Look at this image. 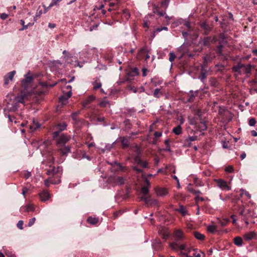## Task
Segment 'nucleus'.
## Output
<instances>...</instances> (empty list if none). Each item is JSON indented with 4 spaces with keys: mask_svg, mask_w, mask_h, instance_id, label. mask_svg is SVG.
Masks as SVG:
<instances>
[{
    "mask_svg": "<svg viewBox=\"0 0 257 257\" xmlns=\"http://www.w3.org/2000/svg\"><path fill=\"white\" fill-rule=\"evenodd\" d=\"M200 128L202 130L204 131L207 129V125L204 121H201V125L199 126Z\"/></svg>",
    "mask_w": 257,
    "mask_h": 257,
    "instance_id": "45",
    "label": "nucleus"
},
{
    "mask_svg": "<svg viewBox=\"0 0 257 257\" xmlns=\"http://www.w3.org/2000/svg\"><path fill=\"white\" fill-rule=\"evenodd\" d=\"M87 221L91 224H96L98 222V220L96 218L89 217L87 219Z\"/></svg>",
    "mask_w": 257,
    "mask_h": 257,
    "instance_id": "27",
    "label": "nucleus"
},
{
    "mask_svg": "<svg viewBox=\"0 0 257 257\" xmlns=\"http://www.w3.org/2000/svg\"><path fill=\"white\" fill-rule=\"evenodd\" d=\"M173 132L177 135H179L182 133V128L180 125L173 128Z\"/></svg>",
    "mask_w": 257,
    "mask_h": 257,
    "instance_id": "26",
    "label": "nucleus"
},
{
    "mask_svg": "<svg viewBox=\"0 0 257 257\" xmlns=\"http://www.w3.org/2000/svg\"><path fill=\"white\" fill-rule=\"evenodd\" d=\"M79 113H80L79 111L73 112L71 114V117H72V119L76 121L77 120V116L78 114H79Z\"/></svg>",
    "mask_w": 257,
    "mask_h": 257,
    "instance_id": "43",
    "label": "nucleus"
},
{
    "mask_svg": "<svg viewBox=\"0 0 257 257\" xmlns=\"http://www.w3.org/2000/svg\"><path fill=\"white\" fill-rule=\"evenodd\" d=\"M174 236L175 237L174 242H178L183 238V232L180 230H177L174 233Z\"/></svg>",
    "mask_w": 257,
    "mask_h": 257,
    "instance_id": "14",
    "label": "nucleus"
},
{
    "mask_svg": "<svg viewBox=\"0 0 257 257\" xmlns=\"http://www.w3.org/2000/svg\"><path fill=\"white\" fill-rule=\"evenodd\" d=\"M148 201L147 202V205H158V201L157 200L155 199L152 198L151 196H148Z\"/></svg>",
    "mask_w": 257,
    "mask_h": 257,
    "instance_id": "20",
    "label": "nucleus"
},
{
    "mask_svg": "<svg viewBox=\"0 0 257 257\" xmlns=\"http://www.w3.org/2000/svg\"><path fill=\"white\" fill-rule=\"evenodd\" d=\"M24 96H15L11 95L10 96V99L7 102V105L4 111H6L7 110L8 111L15 112L17 110L19 107V103H23Z\"/></svg>",
    "mask_w": 257,
    "mask_h": 257,
    "instance_id": "1",
    "label": "nucleus"
},
{
    "mask_svg": "<svg viewBox=\"0 0 257 257\" xmlns=\"http://www.w3.org/2000/svg\"><path fill=\"white\" fill-rule=\"evenodd\" d=\"M169 246L171 248V249L175 251H178L179 249L180 250H185L186 244H183L179 245L177 242H172L169 244Z\"/></svg>",
    "mask_w": 257,
    "mask_h": 257,
    "instance_id": "6",
    "label": "nucleus"
},
{
    "mask_svg": "<svg viewBox=\"0 0 257 257\" xmlns=\"http://www.w3.org/2000/svg\"><path fill=\"white\" fill-rule=\"evenodd\" d=\"M67 126V124L65 122H62L58 123L56 125V128L60 131H62L64 130Z\"/></svg>",
    "mask_w": 257,
    "mask_h": 257,
    "instance_id": "25",
    "label": "nucleus"
},
{
    "mask_svg": "<svg viewBox=\"0 0 257 257\" xmlns=\"http://www.w3.org/2000/svg\"><path fill=\"white\" fill-rule=\"evenodd\" d=\"M198 90L196 91H193L190 90L189 92L191 93L190 94L188 95V97L186 99L187 102H192L194 101L195 97L198 95Z\"/></svg>",
    "mask_w": 257,
    "mask_h": 257,
    "instance_id": "8",
    "label": "nucleus"
},
{
    "mask_svg": "<svg viewBox=\"0 0 257 257\" xmlns=\"http://www.w3.org/2000/svg\"><path fill=\"white\" fill-rule=\"evenodd\" d=\"M34 210V206L32 204H28L26 205V206H22L21 208V211H25L27 212L33 211Z\"/></svg>",
    "mask_w": 257,
    "mask_h": 257,
    "instance_id": "21",
    "label": "nucleus"
},
{
    "mask_svg": "<svg viewBox=\"0 0 257 257\" xmlns=\"http://www.w3.org/2000/svg\"><path fill=\"white\" fill-rule=\"evenodd\" d=\"M95 99V96L93 95H90L82 102V105L83 107H87L88 105L91 102L93 101Z\"/></svg>",
    "mask_w": 257,
    "mask_h": 257,
    "instance_id": "12",
    "label": "nucleus"
},
{
    "mask_svg": "<svg viewBox=\"0 0 257 257\" xmlns=\"http://www.w3.org/2000/svg\"><path fill=\"white\" fill-rule=\"evenodd\" d=\"M93 89L96 90L101 87V83L100 82L97 81V80L93 83Z\"/></svg>",
    "mask_w": 257,
    "mask_h": 257,
    "instance_id": "34",
    "label": "nucleus"
},
{
    "mask_svg": "<svg viewBox=\"0 0 257 257\" xmlns=\"http://www.w3.org/2000/svg\"><path fill=\"white\" fill-rule=\"evenodd\" d=\"M57 174V172L55 171V167L53 166L52 169H50L47 171V174L48 175H54Z\"/></svg>",
    "mask_w": 257,
    "mask_h": 257,
    "instance_id": "36",
    "label": "nucleus"
},
{
    "mask_svg": "<svg viewBox=\"0 0 257 257\" xmlns=\"http://www.w3.org/2000/svg\"><path fill=\"white\" fill-rule=\"evenodd\" d=\"M134 160L135 163L138 165L140 164L142 161V160L141 159V156H139V155H136L134 157Z\"/></svg>",
    "mask_w": 257,
    "mask_h": 257,
    "instance_id": "37",
    "label": "nucleus"
},
{
    "mask_svg": "<svg viewBox=\"0 0 257 257\" xmlns=\"http://www.w3.org/2000/svg\"><path fill=\"white\" fill-rule=\"evenodd\" d=\"M217 227L214 225H209L207 226V230L211 233H214L216 231Z\"/></svg>",
    "mask_w": 257,
    "mask_h": 257,
    "instance_id": "31",
    "label": "nucleus"
},
{
    "mask_svg": "<svg viewBox=\"0 0 257 257\" xmlns=\"http://www.w3.org/2000/svg\"><path fill=\"white\" fill-rule=\"evenodd\" d=\"M219 39L218 40V42L223 41V43L226 44L227 43V41L226 40V37L223 33H220L219 36Z\"/></svg>",
    "mask_w": 257,
    "mask_h": 257,
    "instance_id": "29",
    "label": "nucleus"
},
{
    "mask_svg": "<svg viewBox=\"0 0 257 257\" xmlns=\"http://www.w3.org/2000/svg\"><path fill=\"white\" fill-rule=\"evenodd\" d=\"M178 211L184 216L187 213L186 209L183 206H180Z\"/></svg>",
    "mask_w": 257,
    "mask_h": 257,
    "instance_id": "40",
    "label": "nucleus"
},
{
    "mask_svg": "<svg viewBox=\"0 0 257 257\" xmlns=\"http://www.w3.org/2000/svg\"><path fill=\"white\" fill-rule=\"evenodd\" d=\"M156 194L158 196H164L168 194V191L165 188H159L156 191Z\"/></svg>",
    "mask_w": 257,
    "mask_h": 257,
    "instance_id": "15",
    "label": "nucleus"
},
{
    "mask_svg": "<svg viewBox=\"0 0 257 257\" xmlns=\"http://www.w3.org/2000/svg\"><path fill=\"white\" fill-rule=\"evenodd\" d=\"M58 152L62 156H66L70 152L71 147L69 146H58Z\"/></svg>",
    "mask_w": 257,
    "mask_h": 257,
    "instance_id": "4",
    "label": "nucleus"
},
{
    "mask_svg": "<svg viewBox=\"0 0 257 257\" xmlns=\"http://www.w3.org/2000/svg\"><path fill=\"white\" fill-rule=\"evenodd\" d=\"M200 31L203 35H208L212 30L213 26L206 21L200 22L199 23Z\"/></svg>",
    "mask_w": 257,
    "mask_h": 257,
    "instance_id": "2",
    "label": "nucleus"
},
{
    "mask_svg": "<svg viewBox=\"0 0 257 257\" xmlns=\"http://www.w3.org/2000/svg\"><path fill=\"white\" fill-rule=\"evenodd\" d=\"M207 74V72L204 70L203 68H202L201 69V72L200 73V74L199 76V79L203 83H204V80L206 78Z\"/></svg>",
    "mask_w": 257,
    "mask_h": 257,
    "instance_id": "17",
    "label": "nucleus"
},
{
    "mask_svg": "<svg viewBox=\"0 0 257 257\" xmlns=\"http://www.w3.org/2000/svg\"><path fill=\"white\" fill-rule=\"evenodd\" d=\"M229 221V220L228 219H225L223 220L218 219L217 223L219 224L221 226L223 227L227 224Z\"/></svg>",
    "mask_w": 257,
    "mask_h": 257,
    "instance_id": "28",
    "label": "nucleus"
},
{
    "mask_svg": "<svg viewBox=\"0 0 257 257\" xmlns=\"http://www.w3.org/2000/svg\"><path fill=\"white\" fill-rule=\"evenodd\" d=\"M213 59V57H211L210 55H206L204 57L203 60H204V64H206L207 63L211 62Z\"/></svg>",
    "mask_w": 257,
    "mask_h": 257,
    "instance_id": "35",
    "label": "nucleus"
},
{
    "mask_svg": "<svg viewBox=\"0 0 257 257\" xmlns=\"http://www.w3.org/2000/svg\"><path fill=\"white\" fill-rule=\"evenodd\" d=\"M124 179L122 177H117L114 179V182L118 185H122L124 184Z\"/></svg>",
    "mask_w": 257,
    "mask_h": 257,
    "instance_id": "23",
    "label": "nucleus"
},
{
    "mask_svg": "<svg viewBox=\"0 0 257 257\" xmlns=\"http://www.w3.org/2000/svg\"><path fill=\"white\" fill-rule=\"evenodd\" d=\"M211 85L215 86L216 83V81L214 78H212L209 80Z\"/></svg>",
    "mask_w": 257,
    "mask_h": 257,
    "instance_id": "64",
    "label": "nucleus"
},
{
    "mask_svg": "<svg viewBox=\"0 0 257 257\" xmlns=\"http://www.w3.org/2000/svg\"><path fill=\"white\" fill-rule=\"evenodd\" d=\"M148 196L146 197L145 195L141 197V200L144 201L145 202V204L147 205V202L148 201Z\"/></svg>",
    "mask_w": 257,
    "mask_h": 257,
    "instance_id": "62",
    "label": "nucleus"
},
{
    "mask_svg": "<svg viewBox=\"0 0 257 257\" xmlns=\"http://www.w3.org/2000/svg\"><path fill=\"white\" fill-rule=\"evenodd\" d=\"M195 201L197 203L199 200H200L201 201H204L205 200L204 198L201 197H199L198 195L196 196V197L195 198Z\"/></svg>",
    "mask_w": 257,
    "mask_h": 257,
    "instance_id": "56",
    "label": "nucleus"
},
{
    "mask_svg": "<svg viewBox=\"0 0 257 257\" xmlns=\"http://www.w3.org/2000/svg\"><path fill=\"white\" fill-rule=\"evenodd\" d=\"M255 235V233L254 232H250L245 233L243 237L246 240H249L252 239Z\"/></svg>",
    "mask_w": 257,
    "mask_h": 257,
    "instance_id": "22",
    "label": "nucleus"
},
{
    "mask_svg": "<svg viewBox=\"0 0 257 257\" xmlns=\"http://www.w3.org/2000/svg\"><path fill=\"white\" fill-rule=\"evenodd\" d=\"M23 224H24V222H23V221L22 220H19L17 224V227L20 229H23Z\"/></svg>",
    "mask_w": 257,
    "mask_h": 257,
    "instance_id": "47",
    "label": "nucleus"
},
{
    "mask_svg": "<svg viewBox=\"0 0 257 257\" xmlns=\"http://www.w3.org/2000/svg\"><path fill=\"white\" fill-rule=\"evenodd\" d=\"M20 24L23 26V27L19 30L20 31H23L24 30H26L28 28L29 25H25V21L23 20H20Z\"/></svg>",
    "mask_w": 257,
    "mask_h": 257,
    "instance_id": "41",
    "label": "nucleus"
},
{
    "mask_svg": "<svg viewBox=\"0 0 257 257\" xmlns=\"http://www.w3.org/2000/svg\"><path fill=\"white\" fill-rule=\"evenodd\" d=\"M162 94L160 89L156 88L155 89L153 93V95L156 98H159L160 97V95Z\"/></svg>",
    "mask_w": 257,
    "mask_h": 257,
    "instance_id": "32",
    "label": "nucleus"
},
{
    "mask_svg": "<svg viewBox=\"0 0 257 257\" xmlns=\"http://www.w3.org/2000/svg\"><path fill=\"white\" fill-rule=\"evenodd\" d=\"M120 141L121 143L123 148H127L129 146V139L124 137H121L120 138Z\"/></svg>",
    "mask_w": 257,
    "mask_h": 257,
    "instance_id": "16",
    "label": "nucleus"
},
{
    "mask_svg": "<svg viewBox=\"0 0 257 257\" xmlns=\"http://www.w3.org/2000/svg\"><path fill=\"white\" fill-rule=\"evenodd\" d=\"M122 213H123V211L122 210H119L117 212H115L114 213V216L115 217H117L119 216L120 215L122 214Z\"/></svg>",
    "mask_w": 257,
    "mask_h": 257,
    "instance_id": "63",
    "label": "nucleus"
},
{
    "mask_svg": "<svg viewBox=\"0 0 257 257\" xmlns=\"http://www.w3.org/2000/svg\"><path fill=\"white\" fill-rule=\"evenodd\" d=\"M255 123H256V120L254 118H251L249 119L248 123L250 126H254L255 125Z\"/></svg>",
    "mask_w": 257,
    "mask_h": 257,
    "instance_id": "46",
    "label": "nucleus"
},
{
    "mask_svg": "<svg viewBox=\"0 0 257 257\" xmlns=\"http://www.w3.org/2000/svg\"><path fill=\"white\" fill-rule=\"evenodd\" d=\"M61 131H60L59 130L57 131H56V132H54L53 133V137L54 138H57L59 135V134L60 133Z\"/></svg>",
    "mask_w": 257,
    "mask_h": 257,
    "instance_id": "59",
    "label": "nucleus"
},
{
    "mask_svg": "<svg viewBox=\"0 0 257 257\" xmlns=\"http://www.w3.org/2000/svg\"><path fill=\"white\" fill-rule=\"evenodd\" d=\"M251 65L250 64H248L247 65H245V67H243V68H244V71L245 73L246 74H249L250 73L251 71Z\"/></svg>",
    "mask_w": 257,
    "mask_h": 257,
    "instance_id": "38",
    "label": "nucleus"
},
{
    "mask_svg": "<svg viewBox=\"0 0 257 257\" xmlns=\"http://www.w3.org/2000/svg\"><path fill=\"white\" fill-rule=\"evenodd\" d=\"M16 71H12L11 72H9L6 76H7L9 79L10 80H12L13 79L14 76L15 74H16Z\"/></svg>",
    "mask_w": 257,
    "mask_h": 257,
    "instance_id": "39",
    "label": "nucleus"
},
{
    "mask_svg": "<svg viewBox=\"0 0 257 257\" xmlns=\"http://www.w3.org/2000/svg\"><path fill=\"white\" fill-rule=\"evenodd\" d=\"M36 220L35 217H33L30 219L29 223H28V226H32L35 223V221Z\"/></svg>",
    "mask_w": 257,
    "mask_h": 257,
    "instance_id": "49",
    "label": "nucleus"
},
{
    "mask_svg": "<svg viewBox=\"0 0 257 257\" xmlns=\"http://www.w3.org/2000/svg\"><path fill=\"white\" fill-rule=\"evenodd\" d=\"M41 126V124L35 119H33L32 123L29 125V127L32 132L36 131L38 128H39Z\"/></svg>",
    "mask_w": 257,
    "mask_h": 257,
    "instance_id": "9",
    "label": "nucleus"
},
{
    "mask_svg": "<svg viewBox=\"0 0 257 257\" xmlns=\"http://www.w3.org/2000/svg\"><path fill=\"white\" fill-rule=\"evenodd\" d=\"M133 169L138 173H141L143 171L142 169H139L136 166L133 167Z\"/></svg>",
    "mask_w": 257,
    "mask_h": 257,
    "instance_id": "53",
    "label": "nucleus"
},
{
    "mask_svg": "<svg viewBox=\"0 0 257 257\" xmlns=\"http://www.w3.org/2000/svg\"><path fill=\"white\" fill-rule=\"evenodd\" d=\"M215 51L218 55L220 56L223 55L222 49L216 47Z\"/></svg>",
    "mask_w": 257,
    "mask_h": 257,
    "instance_id": "50",
    "label": "nucleus"
},
{
    "mask_svg": "<svg viewBox=\"0 0 257 257\" xmlns=\"http://www.w3.org/2000/svg\"><path fill=\"white\" fill-rule=\"evenodd\" d=\"M141 192L145 195L149 193V187L148 186H144L142 187Z\"/></svg>",
    "mask_w": 257,
    "mask_h": 257,
    "instance_id": "42",
    "label": "nucleus"
},
{
    "mask_svg": "<svg viewBox=\"0 0 257 257\" xmlns=\"http://www.w3.org/2000/svg\"><path fill=\"white\" fill-rule=\"evenodd\" d=\"M123 122H124V124L125 127H126L128 128H130L131 122H130V120L129 119H125Z\"/></svg>",
    "mask_w": 257,
    "mask_h": 257,
    "instance_id": "51",
    "label": "nucleus"
},
{
    "mask_svg": "<svg viewBox=\"0 0 257 257\" xmlns=\"http://www.w3.org/2000/svg\"><path fill=\"white\" fill-rule=\"evenodd\" d=\"M9 15L6 13H3V14H1V15H0V17L1 18L4 20H6V19L8 18Z\"/></svg>",
    "mask_w": 257,
    "mask_h": 257,
    "instance_id": "55",
    "label": "nucleus"
},
{
    "mask_svg": "<svg viewBox=\"0 0 257 257\" xmlns=\"http://www.w3.org/2000/svg\"><path fill=\"white\" fill-rule=\"evenodd\" d=\"M61 182L60 179H59L58 181H54L52 178H49L48 179H46L44 181V184L46 186H48L50 183L53 184H59Z\"/></svg>",
    "mask_w": 257,
    "mask_h": 257,
    "instance_id": "19",
    "label": "nucleus"
},
{
    "mask_svg": "<svg viewBox=\"0 0 257 257\" xmlns=\"http://www.w3.org/2000/svg\"><path fill=\"white\" fill-rule=\"evenodd\" d=\"M70 137L64 135L60 136L57 141V146L65 145V144L70 140Z\"/></svg>",
    "mask_w": 257,
    "mask_h": 257,
    "instance_id": "5",
    "label": "nucleus"
},
{
    "mask_svg": "<svg viewBox=\"0 0 257 257\" xmlns=\"http://www.w3.org/2000/svg\"><path fill=\"white\" fill-rule=\"evenodd\" d=\"M200 43L202 44L204 46L209 47L211 44L210 37H205L201 38L200 40Z\"/></svg>",
    "mask_w": 257,
    "mask_h": 257,
    "instance_id": "10",
    "label": "nucleus"
},
{
    "mask_svg": "<svg viewBox=\"0 0 257 257\" xmlns=\"http://www.w3.org/2000/svg\"><path fill=\"white\" fill-rule=\"evenodd\" d=\"M195 237L199 240H203L205 238V236L198 232H194V233Z\"/></svg>",
    "mask_w": 257,
    "mask_h": 257,
    "instance_id": "30",
    "label": "nucleus"
},
{
    "mask_svg": "<svg viewBox=\"0 0 257 257\" xmlns=\"http://www.w3.org/2000/svg\"><path fill=\"white\" fill-rule=\"evenodd\" d=\"M245 67V65L240 63H238L236 65L233 66L232 70L234 72H237L238 74H240L241 73V69Z\"/></svg>",
    "mask_w": 257,
    "mask_h": 257,
    "instance_id": "11",
    "label": "nucleus"
},
{
    "mask_svg": "<svg viewBox=\"0 0 257 257\" xmlns=\"http://www.w3.org/2000/svg\"><path fill=\"white\" fill-rule=\"evenodd\" d=\"M71 91H68L66 93H64L62 95L59 97V102L62 105L66 104L68 102V99L71 96Z\"/></svg>",
    "mask_w": 257,
    "mask_h": 257,
    "instance_id": "3",
    "label": "nucleus"
},
{
    "mask_svg": "<svg viewBox=\"0 0 257 257\" xmlns=\"http://www.w3.org/2000/svg\"><path fill=\"white\" fill-rule=\"evenodd\" d=\"M225 171L228 173H232L233 171V168L232 166H229L225 168Z\"/></svg>",
    "mask_w": 257,
    "mask_h": 257,
    "instance_id": "48",
    "label": "nucleus"
},
{
    "mask_svg": "<svg viewBox=\"0 0 257 257\" xmlns=\"http://www.w3.org/2000/svg\"><path fill=\"white\" fill-rule=\"evenodd\" d=\"M62 0H52V2L50 5L49 7H52L54 5H56L58 2H60Z\"/></svg>",
    "mask_w": 257,
    "mask_h": 257,
    "instance_id": "58",
    "label": "nucleus"
},
{
    "mask_svg": "<svg viewBox=\"0 0 257 257\" xmlns=\"http://www.w3.org/2000/svg\"><path fill=\"white\" fill-rule=\"evenodd\" d=\"M139 165H140L141 167H142L144 168H147L148 167V163L147 162H143L142 161V162L140 164H139Z\"/></svg>",
    "mask_w": 257,
    "mask_h": 257,
    "instance_id": "52",
    "label": "nucleus"
},
{
    "mask_svg": "<svg viewBox=\"0 0 257 257\" xmlns=\"http://www.w3.org/2000/svg\"><path fill=\"white\" fill-rule=\"evenodd\" d=\"M33 78L32 76L27 74L25 75V79L22 80V82L24 84H28L32 82Z\"/></svg>",
    "mask_w": 257,
    "mask_h": 257,
    "instance_id": "18",
    "label": "nucleus"
},
{
    "mask_svg": "<svg viewBox=\"0 0 257 257\" xmlns=\"http://www.w3.org/2000/svg\"><path fill=\"white\" fill-rule=\"evenodd\" d=\"M39 195L42 201L48 200L50 198V194L47 191H43L39 194Z\"/></svg>",
    "mask_w": 257,
    "mask_h": 257,
    "instance_id": "13",
    "label": "nucleus"
},
{
    "mask_svg": "<svg viewBox=\"0 0 257 257\" xmlns=\"http://www.w3.org/2000/svg\"><path fill=\"white\" fill-rule=\"evenodd\" d=\"M170 0H163L161 2V7L166 9L169 5Z\"/></svg>",
    "mask_w": 257,
    "mask_h": 257,
    "instance_id": "33",
    "label": "nucleus"
},
{
    "mask_svg": "<svg viewBox=\"0 0 257 257\" xmlns=\"http://www.w3.org/2000/svg\"><path fill=\"white\" fill-rule=\"evenodd\" d=\"M182 34L183 38L185 39V40H187V37L189 35V33L187 32L183 31Z\"/></svg>",
    "mask_w": 257,
    "mask_h": 257,
    "instance_id": "57",
    "label": "nucleus"
},
{
    "mask_svg": "<svg viewBox=\"0 0 257 257\" xmlns=\"http://www.w3.org/2000/svg\"><path fill=\"white\" fill-rule=\"evenodd\" d=\"M215 181L217 184L218 187L221 188V189L226 190H230V187L228 186V185L227 184V182L224 181L223 180L217 179Z\"/></svg>",
    "mask_w": 257,
    "mask_h": 257,
    "instance_id": "7",
    "label": "nucleus"
},
{
    "mask_svg": "<svg viewBox=\"0 0 257 257\" xmlns=\"http://www.w3.org/2000/svg\"><path fill=\"white\" fill-rule=\"evenodd\" d=\"M176 55L174 54L173 52H170L169 53V61L171 62H172L175 59Z\"/></svg>",
    "mask_w": 257,
    "mask_h": 257,
    "instance_id": "44",
    "label": "nucleus"
},
{
    "mask_svg": "<svg viewBox=\"0 0 257 257\" xmlns=\"http://www.w3.org/2000/svg\"><path fill=\"white\" fill-rule=\"evenodd\" d=\"M234 244L238 246H241L242 245V239L239 236L235 237L234 239Z\"/></svg>",
    "mask_w": 257,
    "mask_h": 257,
    "instance_id": "24",
    "label": "nucleus"
},
{
    "mask_svg": "<svg viewBox=\"0 0 257 257\" xmlns=\"http://www.w3.org/2000/svg\"><path fill=\"white\" fill-rule=\"evenodd\" d=\"M210 40L211 41V43H215L217 41H218V40L217 39V38L215 36H213V37L210 36Z\"/></svg>",
    "mask_w": 257,
    "mask_h": 257,
    "instance_id": "61",
    "label": "nucleus"
},
{
    "mask_svg": "<svg viewBox=\"0 0 257 257\" xmlns=\"http://www.w3.org/2000/svg\"><path fill=\"white\" fill-rule=\"evenodd\" d=\"M108 103L109 102L108 101L103 100L100 103L99 105L101 107H105L106 106V104H108Z\"/></svg>",
    "mask_w": 257,
    "mask_h": 257,
    "instance_id": "54",
    "label": "nucleus"
},
{
    "mask_svg": "<svg viewBox=\"0 0 257 257\" xmlns=\"http://www.w3.org/2000/svg\"><path fill=\"white\" fill-rule=\"evenodd\" d=\"M52 63L54 66H57L58 65L62 64V63L61 62L60 60H54L52 62Z\"/></svg>",
    "mask_w": 257,
    "mask_h": 257,
    "instance_id": "60",
    "label": "nucleus"
}]
</instances>
